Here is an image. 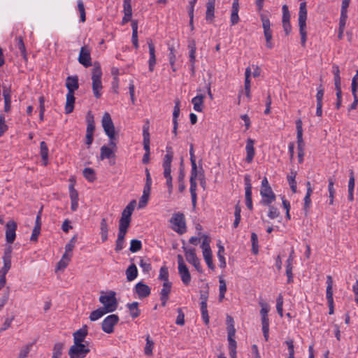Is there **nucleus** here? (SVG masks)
I'll list each match as a JSON object with an SVG mask.
<instances>
[{"label": "nucleus", "mask_w": 358, "mask_h": 358, "mask_svg": "<svg viewBox=\"0 0 358 358\" xmlns=\"http://www.w3.org/2000/svg\"><path fill=\"white\" fill-rule=\"evenodd\" d=\"M173 158V153L171 148H166V154L164 155L162 166L164 169V177L166 178V183L168 187L169 194H171L173 190L172 176H171V162Z\"/></svg>", "instance_id": "nucleus-1"}, {"label": "nucleus", "mask_w": 358, "mask_h": 358, "mask_svg": "<svg viewBox=\"0 0 358 358\" xmlns=\"http://www.w3.org/2000/svg\"><path fill=\"white\" fill-rule=\"evenodd\" d=\"M102 71L100 64L97 62H94V68L92 69V91L94 96L99 99L101 96V92L103 88L101 83Z\"/></svg>", "instance_id": "nucleus-2"}, {"label": "nucleus", "mask_w": 358, "mask_h": 358, "mask_svg": "<svg viewBox=\"0 0 358 358\" xmlns=\"http://www.w3.org/2000/svg\"><path fill=\"white\" fill-rule=\"evenodd\" d=\"M306 19H307V9L306 2H301L300 3L299 12V33L301 36V45L305 47L307 40V32H306Z\"/></svg>", "instance_id": "nucleus-3"}, {"label": "nucleus", "mask_w": 358, "mask_h": 358, "mask_svg": "<svg viewBox=\"0 0 358 358\" xmlns=\"http://www.w3.org/2000/svg\"><path fill=\"white\" fill-rule=\"evenodd\" d=\"M101 295L99 297V301L103 304V310L107 313L114 312L118 306V302L116 299V294L114 291H109L107 294H103L104 292H101Z\"/></svg>", "instance_id": "nucleus-4"}, {"label": "nucleus", "mask_w": 358, "mask_h": 358, "mask_svg": "<svg viewBox=\"0 0 358 358\" xmlns=\"http://www.w3.org/2000/svg\"><path fill=\"white\" fill-rule=\"evenodd\" d=\"M227 341L230 358H236V341L234 339L236 329L234 326L233 319L227 316Z\"/></svg>", "instance_id": "nucleus-5"}, {"label": "nucleus", "mask_w": 358, "mask_h": 358, "mask_svg": "<svg viewBox=\"0 0 358 358\" xmlns=\"http://www.w3.org/2000/svg\"><path fill=\"white\" fill-rule=\"evenodd\" d=\"M170 222L175 227L173 229L179 234H183L187 231L185 217L183 213H176L173 214Z\"/></svg>", "instance_id": "nucleus-6"}, {"label": "nucleus", "mask_w": 358, "mask_h": 358, "mask_svg": "<svg viewBox=\"0 0 358 358\" xmlns=\"http://www.w3.org/2000/svg\"><path fill=\"white\" fill-rule=\"evenodd\" d=\"M87 129L85 136V144L89 148L94 141V132L95 131V123L94 115L91 111H89L86 115Z\"/></svg>", "instance_id": "nucleus-7"}, {"label": "nucleus", "mask_w": 358, "mask_h": 358, "mask_svg": "<svg viewBox=\"0 0 358 358\" xmlns=\"http://www.w3.org/2000/svg\"><path fill=\"white\" fill-rule=\"evenodd\" d=\"M182 249L185 252L187 261L189 264H192L198 272L201 273L202 268L201 266L199 259H198L196 255L195 249L193 248H187V247L185 246H182Z\"/></svg>", "instance_id": "nucleus-8"}, {"label": "nucleus", "mask_w": 358, "mask_h": 358, "mask_svg": "<svg viewBox=\"0 0 358 358\" xmlns=\"http://www.w3.org/2000/svg\"><path fill=\"white\" fill-rule=\"evenodd\" d=\"M102 127L109 138H113L115 134V126L111 119L110 115L106 112L101 120Z\"/></svg>", "instance_id": "nucleus-9"}, {"label": "nucleus", "mask_w": 358, "mask_h": 358, "mask_svg": "<svg viewBox=\"0 0 358 358\" xmlns=\"http://www.w3.org/2000/svg\"><path fill=\"white\" fill-rule=\"evenodd\" d=\"M78 60V62L85 68L90 67L92 65L91 48L88 45H83L81 47Z\"/></svg>", "instance_id": "nucleus-10"}, {"label": "nucleus", "mask_w": 358, "mask_h": 358, "mask_svg": "<svg viewBox=\"0 0 358 358\" xmlns=\"http://www.w3.org/2000/svg\"><path fill=\"white\" fill-rule=\"evenodd\" d=\"M119 322V317L117 315L113 314L107 316L101 323L102 330L107 333L111 334L114 331V326Z\"/></svg>", "instance_id": "nucleus-11"}, {"label": "nucleus", "mask_w": 358, "mask_h": 358, "mask_svg": "<svg viewBox=\"0 0 358 358\" xmlns=\"http://www.w3.org/2000/svg\"><path fill=\"white\" fill-rule=\"evenodd\" d=\"M88 332H87V327L86 325H84L81 329L77 330L73 334V345H80V346H88V343L85 341V338L87 336Z\"/></svg>", "instance_id": "nucleus-12"}, {"label": "nucleus", "mask_w": 358, "mask_h": 358, "mask_svg": "<svg viewBox=\"0 0 358 358\" xmlns=\"http://www.w3.org/2000/svg\"><path fill=\"white\" fill-rule=\"evenodd\" d=\"M88 346L71 345L69 350L70 358H85L90 352Z\"/></svg>", "instance_id": "nucleus-13"}, {"label": "nucleus", "mask_w": 358, "mask_h": 358, "mask_svg": "<svg viewBox=\"0 0 358 358\" xmlns=\"http://www.w3.org/2000/svg\"><path fill=\"white\" fill-rule=\"evenodd\" d=\"M17 224L14 220H9L6 224V241L8 244H12L16 237Z\"/></svg>", "instance_id": "nucleus-14"}, {"label": "nucleus", "mask_w": 358, "mask_h": 358, "mask_svg": "<svg viewBox=\"0 0 358 358\" xmlns=\"http://www.w3.org/2000/svg\"><path fill=\"white\" fill-rule=\"evenodd\" d=\"M262 27L264 29V34L266 39V46L271 49L273 47L272 43V31L271 29V23L268 19L266 17L262 18Z\"/></svg>", "instance_id": "nucleus-15"}, {"label": "nucleus", "mask_w": 358, "mask_h": 358, "mask_svg": "<svg viewBox=\"0 0 358 358\" xmlns=\"http://www.w3.org/2000/svg\"><path fill=\"white\" fill-rule=\"evenodd\" d=\"M327 299L329 308V314L334 313V299H333V279L331 275L327 277Z\"/></svg>", "instance_id": "nucleus-16"}, {"label": "nucleus", "mask_w": 358, "mask_h": 358, "mask_svg": "<svg viewBox=\"0 0 358 358\" xmlns=\"http://www.w3.org/2000/svg\"><path fill=\"white\" fill-rule=\"evenodd\" d=\"M260 194L262 196V203L265 206L270 205L275 199V196L271 187L261 188Z\"/></svg>", "instance_id": "nucleus-17"}, {"label": "nucleus", "mask_w": 358, "mask_h": 358, "mask_svg": "<svg viewBox=\"0 0 358 358\" xmlns=\"http://www.w3.org/2000/svg\"><path fill=\"white\" fill-rule=\"evenodd\" d=\"M134 290L140 299L146 298L151 293L150 287L143 282H138L135 285Z\"/></svg>", "instance_id": "nucleus-18"}, {"label": "nucleus", "mask_w": 358, "mask_h": 358, "mask_svg": "<svg viewBox=\"0 0 358 358\" xmlns=\"http://www.w3.org/2000/svg\"><path fill=\"white\" fill-rule=\"evenodd\" d=\"M172 283L171 282H164L163 283V288L160 291V301L162 306L164 307L166 305L167 301L169 299V294L171 291Z\"/></svg>", "instance_id": "nucleus-19"}, {"label": "nucleus", "mask_w": 358, "mask_h": 358, "mask_svg": "<svg viewBox=\"0 0 358 358\" xmlns=\"http://www.w3.org/2000/svg\"><path fill=\"white\" fill-rule=\"evenodd\" d=\"M245 204L246 206L250 209H252V185L250 183V179L248 176L245 177Z\"/></svg>", "instance_id": "nucleus-20"}, {"label": "nucleus", "mask_w": 358, "mask_h": 358, "mask_svg": "<svg viewBox=\"0 0 358 358\" xmlns=\"http://www.w3.org/2000/svg\"><path fill=\"white\" fill-rule=\"evenodd\" d=\"M147 43L149 48L150 59L148 61L149 71L152 72L156 64L155 48L152 39H148Z\"/></svg>", "instance_id": "nucleus-21"}, {"label": "nucleus", "mask_w": 358, "mask_h": 358, "mask_svg": "<svg viewBox=\"0 0 358 358\" xmlns=\"http://www.w3.org/2000/svg\"><path fill=\"white\" fill-rule=\"evenodd\" d=\"M188 48H189V62H190V71L192 75L194 76L195 73V62H196V43L194 41L189 43Z\"/></svg>", "instance_id": "nucleus-22"}, {"label": "nucleus", "mask_w": 358, "mask_h": 358, "mask_svg": "<svg viewBox=\"0 0 358 358\" xmlns=\"http://www.w3.org/2000/svg\"><path fill=\"white\" fill-rule=\"evenodd\" d=\"M255 141L248 138L246 141L245 145V151H246V157L245 161L248 163H251L253 160V158L255 155V148H254Z\"/></svg>", "instance_id": "nucleus-23"}, {"label": "nucleus", "mask_w": 358, "mask_h": 358, "mask_svg": "<svg viewBox=\"0 0 358 358\" xmlns=\"http://www.w3.org/2000/svg\"><path fill=\"white\" fill-rule=\"evenodd\" d=\"M66 87L68 92H75V90L79 87L78 78L77 76H68L66 81Z\"/></svg>", "instance_id": "nucleus-24"}, {"label": "nucleus", "mask_w": 358, "mask_h": 358, "mask_svg": "<svg viewBox=\"0 0 358 358\" xmlns=\"http://www.w3.org/2000/svg\"><path fill=\"white\" fill-rule=\"evenodd\" d=\"M178 273L183 284L188 285L191 281V275L187 265L178 267Z\"/></svg>", "instance_id": "nucleus-25"}, {"label": "nucleus", "mask_w": 358, "mask_h": 358, "mask_svg": "<svg viewBox=\"0 0 358 358\" xmlns=\"http://www.w3.org/2000/svg\"><path fill=\"white\" fill-rule=\"evenodd\" d=\"M124 16L122 20V25L127 24L131 20L132 8L131 3H123Z\"/></svg>", "instance_id": "nucleus-26"}, {"label": "nucleus", "mask_w": 358, "mask_h": 358, "mask_svg": "<svg viewBox=\"0 0 358 358\" xmlns=\"http://www.w3.org/2000/svg\"><path fill=\"white\" fill-rule=\"evenodd\" d=\"M74 93L75 92H71L66 94V102L65 106V113L66 114H69L73 110L76 100Z\"/></svg>", "instance_id": "nucleus-27"}, {"label": "nucleus", "mask_w": 358, "mask_h": 358, "mask_svg": "<svg viewBox=\"0 0 358 358\" xmlns=\"http://www.w3.org/2000/svg\"><path fill=\"white\" fill-rule=\"evenodd\" d=\"M149 127L144 125L143 127V148L145 151V153L150 154V133Z\"/></svg>", "instance_id": "nucleus-28"}, {"label": "nucleus", "mask_w": 358, "mask_h": 358, "mask_svg": "<svg viewBox=\"0 0 358 358\" xmlns=\"http://www.w3.org/2000/svg\"><path fill=\"white\" fill-rule=\"evenodd\" d=\"M48 147L45 141L40 143V155L42 159L43 164L46 166L48 164Z\"/></svg>", "instance_id": "nucleus-29"}, {"label": "nucleus", "mask_w": 358, "mask_h": 358, "mask_svg": "<svg viewBox=\"0 0 358 358\" xmlns=\"http://www.w3.org/2000/svg\"><path fill=\"white\" fill-rule=\"evenodd\" d=\"M215 0H208L206 4V20L212 22L214 17Z\"/></svg>", "instance_id": "nucleus-30"}, {"label": "nucleus", "mask_w": 358, "mask_h": 358, "mask_svg": "<svg viewBox=\"0 0 358 358\" xmlns=\"http://www.w3.org/2000/svg\"><path fill=\"white\" fill-rule=\"evenodd\" d=\"M239 9L238 1V0H234L232 4V9L231 13V22L232 24H235L238 22L239 17L238 15Z\"/></svg>", "instance_id": "nucleus-31"}, {"label": "nucleus", "mask_w": 358, "mask_h": 358, "mask_svg": "<svg viewBox=\"0 0 358 358\" xmlns=\"http://www.w3.org/2000/svg\"><path fill=\"white\" fill-rule=\"evenodd\" d=\"M205 98V95L203 94H199L194 97L192 99V103L194 105V109L197 112H201L202 111V105L203 103V99Z\"/></svg>", "instance_id": "nucleus-32"}, {"label": "nucleus", "mask_w": 358, "mask_h": 358, "mask_svg": "<svg viewBox=\"0 0 358 358\" xmlns=\"http://www.w3.org/2000/svg\"><path fill=\"white\" fill-rule=\"evenodd\" d=\"M3 96L4 100V112L8 113L11 108V95L9 90H3Z\"/></svg>", "instance_id": "nucleus-33"}, {"label": "nucleus", "mask_w": 358, "mask_h": 358, "mask_svg": "<svg viewBox=\"0 0 358 358\" xmlns=\"http://www.w3.org/2000/svg\"><path fill=\"white\" fill-rule=\"evenodd\" d=\"M126 275L128 281L134 280L138 275V269L134 264H131L126 270Z\"/></svg>", "instance_id": "nucleus-34"}, {"label": "nucleus", "mask_w": 358, "mask_h": 358, "mask_svg": "<svg viewBox=\"0 0 358 358\" xmlns=\"http://www.w3.org/2000/svg\"><path fill=\"white\" fill-rule=\"evenodd\" d=\"M114 152H115L112 148L104 145L101 148L100 159L103 160L105 159L113 157H115Z\"/></svg>", "instance_id": "nucleus-35"}, {"label": "nucleus", "mask_w": 358, "mask_h": 358, "mask_svg": "<svg viewBox=\"0 0 358 358\" xmlns=\"http://www.w3.org/2000/svg\"><path fill=\"white\" fill-rule=\"evenodd\" d=\"M294 257L292 255H289V258L287 260V266H286V275L287 276V282L291 283L293 281V274H292V264H293Z\"/></svg>", "instance_id": "nucleus-36"}, {"label": "nucleus", "mask_w": 358, "mask_h": 358, "mask_svg": "<svg viewBox=\"0 0 358 358\" xmlns=\"http://www.w3.org/2000/svg\"><path fill=\"white\" fill-rule=\"evenodd\" d=\"M127 306L129 310L130 315L131 316L132 318H136L140 315L141 310L138 308V303L137 301H134L131 303H128Z\"/></svg>", "instance_id": "nucleus-37"}, {"label": "nucleus", "mask_w": 358, "mask_h": 358, "mask_svg": "<svg viewBox=\"0 0 358 358\" xmlns=\"http://www.w3.org/2000/svg\"><path fill=\"white\" fill-rule=\"evenodd\" d=\"M189 182H190L189 191H190V194H191L192 203L193 208H195L196 205V199H197L196 192L197 185H196V180H189Z\"/></svg>", "instance_id": "nucleus-38"}, {"label": "nucleus", "mask_w": 358, "mask_h": 358, "mask_svg": "<svg viewBox=\"0 0 358 358\" xmlns=\"http://www.w3.org/2000/svg\"><path fill=\"white\" fill-rule=\"evenodd\" d=\"M83 174L85 179L90 182H94L96 179V173L92 168H85L83 171Z\"/></svg>", "instance_id": "nucleus-39"}, {"label": "nucleus", "mask_w": 358, "mask_h": 358, "mask_svg": "<svg viewBox=\"0 0 358 358\" xmlns=\"http://www.w3.org/2000/svg\"><path fill=\"white\" fill-rule=\"evenodd\" d=\"M64 346V345L62 343H56L53 346L52 358H61L63 354Z\"/></svg>", "instance_id": "nucleus-40"}, {"label": "nucleus", "mask_w": 358, "mask_h": 358, "mask_svg": "<svg viewBox=\"0 0 358 358\" xmlns=\"http://www.w3.org/2000/svg\"><path fill=\"white\" fill-rule=\"evenodd\" d=\"M191 166H192V170H191V176H190L189 180H196V178L198 176H199V178L203 177V175L202 173L203 172L202 167H200V170L199 171L196 164H191Z\"/></svg>", "instance_id": "nucleus-41"}, {"label": "nucleus", "mask_w": 358, "mask_h": 358, "mask_svg": "<svg viewBox=\"0 0 358 358\" xmlns=\"http://www.w3.org/2000/svg\"><path fill=\"white\" fill-rule=\"evenodd\" d=\"M106 313H108L105 310H103V308H99L90 313V320L91 321H96Z\"/></svg>", "instance_id": "nucleus-42"}, {"label": "nucleus", "mask_w": 358, "mask_h": 358, "mask_svg": "<svg viewBox=\"0 0 358 358\" xmlns=\"http://www.w3.org/2000/svg\"><path fill=\"white\" fill-rule=\"evenodd\" d=\"M329 185H328V191H329V204L333 205L334 203V194H335V189L334 187V180L333 178H329L328 180Z\"/></svg>", "instance_id": "nucleus-43"}, {"label": "nucleus", "mask_w": 358, "mask_h": 358, "mask_svg": "<svg viewBox=\"0 0 358 358\" xmlns=\"http://www.w3.org/2000/svg\"><path fill=\"white\" fill-rule=\"evenodd\" d=\"M357 91V85H355V78H353L352 82V92L354 96V101L350 105L349 110H354L357 108L358 104V98L356 94Z\"/></svg>", "instance_id": "nucleus-44"}, {"label": "nucleus", "mask_w": 358, "mask_h": 358, "mask_svg": "<svg viewBox=\"0 0 358 358\" xmlns=\"http://www.w3.org/2000/svg\"><path fill=\"white\" fill-rule=\"evenodd\" d=\"M17 40V46L19 48L21 55L25 60H27V55L26 52V48L23 41V38L22 36H19L16 38Z\"/></svg>", "instance_id": "nucleus-45"}, {"label": "nucleus", "mask_w": 358, "mask_h": 358, "mask_svg": "<svg viewBox=\"0 0 358 358\" xmlns=\"http://www.w3.org/2000/svg\"><path fill=\"white\" fill-rule=\"evenodd\" d=\"M146 345L144 349L145 355L147 356H150L152 355V350L154 348V342L150 339V336L148 335L146 336Z\"/></svg>", "instance_id": "nucleus-46"}, {"label": "nucleus", "mask_w": 358, "mask_h": 358, "mask_svg": "<svg viewBox=\"0 0 358 358\" xmlns=\"http://www.w3.org/2000/svg\"><path fill=\"white\" fill-rule=\"evenodd\" d=\"M142 249V243L138 239H132L130 243L129 250L134 253Z\"/></svg>", "instance_id": "nucleus-47"}, {"label": "nucleus", "mask_w": 358, "mask_h": 358, "mask_svg": "<svg viewBox=\"0 0 358 358\" xmlns=\"http://www.w3.org/2000/svg\"><path fill=\"white\" fill-rule=\"evenodd\" d=\"M3 266L0 269V273L7 274L11 267V257H2Z\"/></svg>", "instance_id": "nucleus-48"}, {"label": "nucleus", "mask_w": 358, "mask_h": 358, "mask_svg": "<svg viewBox=\"0 0 358 358\" xmlns=\"http://www.w3.org/2000/svg\"><path fill=\"white\" fill-rule=\"evenodd\" d=\"M355 187V178L353 176V172L351 171L350 177L348 182V198L350 201H352L353 197V190Z\"/></svg>", "instance_id": "nucleus-49"}, {"label": "nucleus", "mask_w": 358, "mask_h": 358, "mask_svg": "<svg viewBox=\"0 0 358 358\" xmlns=\"http://www.w3.org/2000/svg\"><path fill=\"white\" fill-rule=\"evenodd\" d=\"M296 172H291L290 175L287 176V180L293 193L296 192Z\"/></svg>", "instance_id": "nucleus-50"}, {"label": "nucleus", "mask_w": 358, "mask_h": 358, "mask_svg": "<svg viewBox=\"0 0 358 358\" xmlns=\"http://www.w3.org/2000/svg\"><path fill=\"white\" fill-rule=\"evenodd\" d=\"M201 311L203 320L206 324H208L209 322V316L207 310V303L205 301L201 302Z\"/></svg>", "instance_id": "nucleus-51"}, {"label": "nucleus", "mask_w": 358, "mask_h": 358, "mask_svg": "<svg viewBox=\"0 0 358 358\" xmlns=\"http://www.w3.org/2000/svg\"><path fill=\"white\" fill-rule=\"evenodd\" d=\"M78 9L80 13V22H85L86 20V13L83 0H78Z\"/></svg>", "instance_id": "nucleus-52"}, {"label": "nucleus", "mask_w": 358, "mask_h": 358, "mask_svg": "<svg viewBox=\"0 0 358 358\" xmlns=\"http://www.w3.org/2000/svg\"><path fill=\"white\" fill-rule=\"evenodd\" d=\"M139 265L143 270V272L145 273H149V272L152 269L151 264L149 262V260L145 261L143 258H141Z\"/></svg>", "instance_id": "nucleus-53"}, {"label": "nucleus", "mask_w": 358, "mask_h": 358, "mask_svg": "<svg viewBox=\"0 0 358 358\" xmlns=\"http://www.w3.org/2000/svg\"><path fill=\"white\" fill-rule=\"evenodd\" d=\"M39 101V119L41 121L43 120L45 113V97L41 96L38 99Z\"/></svg>", "instance_id": "nucleus-54"}, {"label": "nucleus", "mask_w": 358, "mask_h": 358, "mask_svg": "<svg viewBox=\"0 0 358 358\" xmlns=\"http://www.w3.org/2000/svg\"><path fill=\"white\" fill-rule=\"evenodd\" d=\"M283 297L282 294H279L276 299V310L279 315L282 317L283 316Z\"/></svg>", "instance_id": "nucleus-55"}, {"label": "nucleus", "mask_w": 358, "mask_h": 358, "mask_svg": "<svg viewBox=\"0 0 358 358\" xmlns=\"http://www.w3.org/2000/svg\"><path fill=\"white\" fill-rule=\"evenodd\" d=\"M159 279L164 282L169 281V271L168 268L165 266H162L159 270Z\"/></svg>", "instance_id": "nucleus-56"}, {"label": "nucleus", "mask_w": 358, "mask_h": 358, "mask_svg": "<svg viewBox=\"0 0 358 358\" xmlns=\"http://www.w3.org/2000/svg\"><path fill=\"white\" fill-rule=\"evenodd\" d=\"M131 219L120 217L119 221V229L128 231Z\"/></svg>", "instance_id": "nucleus-57"}, {"label": "nucleus", "mask_w": 358, "mask_h": 358, "mask_svg": "<svg viewBox=\"0 0 358 358\" xmlns=\"http://www.w3.org/2000/svg\"><path fill=\"white\" fill-rule=\"evenodd\" d=\"M180 103L179 99L175 101V106L173 112V122H178V117L180 115Z\"/></svg>", "instance_id": "nucleus-58"}, {"label": "nucleus", "mask_w": 358, "mask_h": 358, "mask_svg": "<svg viewBox=\"0 0 358 358\" xmlns=\"http://www.w3.org/2000/svg\"><path fill=\"white\" fill-rule=\"evenodd\" d=\"M178 316L176 320V324L180 326L185 324V314L182 312V308H177Z\"/></svg>", "instance_id": "nucleus-59"}, {"label": "nucleus", "mask_w": 358, "mask_h": 358, "mask_svg": "<svg viewBox=\"0 0 358 358\" xmlns=\"http://www.w3.org/2000/svg\"><path fill=\"white\" fill-rule=\"evenodd\" d=\"M287 346L289 356L287 358H294V346L293 340H287L285 342Z\"/></svg>", "instance_id": "nucleus-60"}, {"label": "nucleus", "mask_w": 358, "mask_h": 358, "mask_svg": "<svg viewBox=\"0 0 358 358\" xmlns=\"http://www.w3.org/2000/svg\"><path fill=\"white\" fill-rule=\"evenodd\" d=\"M77 241V235L73 236L69 242L65 245V250L66 252H71L75 247Z\"/></svg>", "instance_id": "nucleus-61"}, {"label": "nucleus", "mask_w": 358, "mask_h": 358, "mask_svg": "<svg viewBox=\"0 0 358 358\" xmlns=\"http://www.w3.org/2000/svg\"><path fill=\"white\" fill-rule=\"evenodd\" d=\"M251 241H252V252L255 255L258 253V238L257 235L255 233H252L251 235Z\"/></svg>", "instance_id": "nucleus-62"}, {"label": "nucleus", "mask_w": 358, "mask_h": 358, "mask_svg": "<svg viewBox=\"0 0 358 358\" xmlns=\"http://www.w3.org/2000/svg\"><path fill=\"white\" fill-rule=\"evenodd\" d=\"M210 238L207 235H203L201 248L202 250H211L210 247Z\"/></svg>", "instance_id": "nucleus-63"}, {"label": "nucleus", "mask_w": 358, "mask_h": 358, "mask_svg": "<svg viewBox=\"0 0 358 358\" xmlns=\"http://www.w3.org/2000/svg\"><path fill=\"white\" fill-rule=\"evenodd\" d=\"M31 344H28L26 346H24L22 349H21L17 358H27L31 350Z\"/></svg>", "instance_id": "nucleus-64"}]
</instances>
